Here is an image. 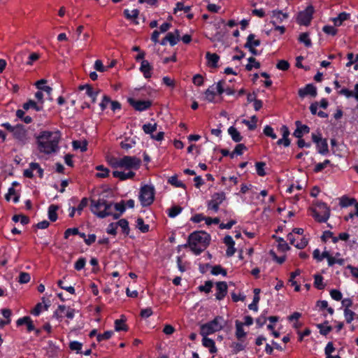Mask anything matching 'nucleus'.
Instances as JSON below:
<instances>
[{"mask_svg":"<svg viewBox=\"0 0 358 358\" xmlns=\"http://www.w3.org/2000/svg\"><path fill=\"white\" fill-rule=\"evenodd\" d=\"M330 295L336 301H340L342 299V294L340 291L337 289H332L330 292Z\"/></svg>","mask_w":358,"mask_h":358,"instance_id":"64","label":"nucleus"},{"mask_svg":"<svg viewBox=\"0 0 358 358\" xmlns=\"http://www.w3.org/2000/svg\"><path fill=\"white\" fill-rule=\"evenodd\" d=\"M298 93L299 96L301 98L307 95L315 97L317 96V89L313 85L308 84L305 87L299 89Z\"/></svg>","mask_w":358,"mask_h":358,"instance_id":"13","label":"nucleus"},{"mask_svg":"<svg viewBox=\"0 0 358 358\" xmlns=\"http://www.w3.org/2000/svg\"><path fill=\"white\" fill-rule=\"evenodd\" d=\"M319 208H324L323 215H320L316 210H312L313 217L319 222H326L330 217V209L325 203L319 202L317 203Z\"/></svg>","mask_w":358,"mask_h":358,"instance_id":"7","label":"nucleus"},{"mask_svg":"<svg viewBox=\"0 0 358 358\" xmlns=\"http://www.w3.org/2000/svg\"><path fill=\"white\" fill-rule=\"evenodd\" d=\"M188 245L192 251H193L196 255H199L205 249V248L203 246H201L200 244L190 241L189 240Z\"/></svg>","mask_w":358,"mask_h":358,"instance_id":"29","label":"nucleus"},{"mask_svg":"<svg viewBox=\"0 0 358 358\" xmlns=\"http://www.w3.org/2000/svg\"><path fill=\"white\" fill-rule=\"evenodd\" d=\"M323 31L327 34L334 36L337 33V30L332 26H324L322 29Z\"/></svg>","mask_w":358,"mask_h":358,"instance_id":"63","label":"nucleus"},{"mask_svg":"<svg viewBox=\"0 0 358 358\" xmlns=\"http://www.w3.org/2000/svg\"><path fill=\"white\" fill-rule=\"evenodd\" d=\"M260 45V41L255 39V35L253 34H250L247 38V42L244 47L249 49V50L253 54L257 55V50L255 47H257Z\"/></svg>","mask_w":358,"mask_h":358,"instance_id":"12","label":"nucleus"},{"mask_svg":"<svg viewBox=\"0 0 358 358\" xmlns=\"http://www.w3.org/2000/svg\"><path fill=\"white\" fill-rule=\"evenodd\" d=\"M240 341V342H233L230 345V347L232 348L233 352L235 354L245 349V345L243 344L241 340Z\"/></svg>","mask_w":358,"mask_h":358,"instance_id":"31","label":"nucleus"},{"mask_svg":"<svg viewBox=\"0 0 358 358\" xmlns=\"http://www.w3.org/2000/svg\"><path fill=\"white\" fill-rule=\"evenodd\" d=\"M24 324H27L28 331H31L35 329V327L33 324V322L29 317L25 316L17 320V326H21Z\"/></svg>","mask_w":358,"mask_h":358,"instance_id":"19","label":"nucleus"},{"mask_svg":"<svg viewBox=\"0 0 358 358\" xmlns=\"http://www.w3.org/2000/svg\"><path fill=\"white\" fill-rule=\"evenodd\" d=\"M202 344L204 347L209 349L210 353H215L217 351V348L215 345V342L213 340L206 337V336H203Z\"/></svg>","mask_w":358,"mask_h":358,"instance_id":"22","label":"nucleus"},{"mask_svg":"<svg viewBox=\"0 0 358 358\" xmlns=\"http://www.w3.org/2000/svg\"><path fill=\"white\" fill-rule=\"evenodd\" d=\"M113 176L115 178H119L120 180H125L127 179L133 178L135 176V173L132 171H129L127 173L115 171L113 172Z\"/></svg>","mask_w":358,"mask_h":358,"instance_id":"17","label":"nucleus"},{"mask_svg":"<svg viewBox=\"0 0 358 358\" xmlns=\"http://www.w3.org/2000/svg\"><path fill=\"white\" fill-rule=\"evenodd\" d=\"M113 334V332L112 331H107L102 334H98L96 336V339L99 342H101L104 340H108L112 336Z\"/></svg>","mask_w":358,"mask_h":358,"instance_id":"52","label":"nucleus"},{"mask_svg":"<svg viewBox=\"0 0 358 358\" xmlns=\"http://www.w3.org/2000/svg\"><path fill=\"white\" fill-rule=\"evenodd\" d=\"M138 199L143 207L150 206L155 199V188L148 185L141 187Z\"/></svg>","mask_w":358,"mask_h":358,"instance_id":"4","label":"nucleus"},{"mask_svg":"<svg viewBox=\"0 0 358 358\" xmlns=\"http://www.w3.org/2000/svg\"><path fill=\"white\" fill-rule=\"evenodd\" d=\"M13 137L21 144L24 145L29 140L27 131L22 124H17L13 133Z\"/></svg>","mask_w":358,"mask_h":358,"instance_id":"10","label":"nucleus"},{"mask_svg":"<svg viewBox=\"0 0 358 358\" xmlns=\"http://www.w3.org/2000/svg\"><path fill=\"white\" fill-rule=\"evenodd\" d=\"M178 10H184L185 13H188L190 10V7L185 6L182 2H178L174 9V13H176Z\"/></svg>","mask_w":358,"mask_h":358,"instance_id":"57","label":"nucleus"},{"mask_svg":"<svg viewBox=\"0 0 358 358\" xmlns=\"http://www.w3.org/2000/svg\"><path fill=\"white\" fill-rule=\"evenodd\" d=\"M247 149L246 146L244 144L240 143L238 144L234 152L230 155L231 157L233 158L234 154H236L238 155H241L243 154V152Z\"/></svg>","mask_w":358,"mask_h":358,"instance_id":"45","label":"nucleus"},{"mask_svg":"<svg viewBox=\"0 0 358 358\" xmlns=\"http://www.w3.org/2000/svg\"><path fill=\"white\" fill-rule=\"evenodd\" d=\"M121 158L108 157L107 162L114 169L120 168Z\"/></svg>","mask_w":358,"mask_h":358,"instance_id":"38","label":"nucleus"},{"mask_svg":"<svg viewBox=\"0 0 358 358\" xmlns=\"http://www.w3.org/2000/svg\"><path fill=\"white\" fill-rule=\"evenodd\" d=\"M152 67L147 60H142L140 71L143 73L145 78H149L152 76Z\"/></svg>","mask_w":358,"mask_h":358,"instance_id":"16","label":"nucleus"},{"mask_svg":"<svg viewBox=\"0 0 358 358\" xmlns=\"http://www.w3.org/2000/svg\"><path fill=\"white\" fill-rule=\"evenodd\" d=\"M124 13L127 19H133L138 17L139 11L137 9L132 10L131 11L126 9L124 11Z\"/></svg>","mask_w":358,"mask_h":358,"instance_id":"49","label":"nucleus"},{"mask_svg":"<svg viewBox=\"0 0 358 358\" xmlns=\"http://www.w3.org/2000/svg\"><path fill=\"white\" fill-rule=\"evenodd\" d=\"M338 264L339 265H343L345 263V260L343 259H338L331 257L329 258L328 265L329 266H333L334 264Z\"/></svg>","mask_w":358,"mask_h":358,"instance_id":"62","label":"nucleus"},{"mask_svg":"<svg viewBox=\"0 0 358 358\" xmlns=\"http://www.w3.org/2000/svg\"><path fill=\"white\" fill-rule=\"evenodd\" d=\"M228 132L235 142H240L242 140L241 134L235 127H230L228 129Z\"/></svg>","mask_w":358,"mask_h":358,"instance_id":"27","label":"nucleus"},{"mask_svg":"<svg viewBox=\"0 0 358 358\" xmlns=\"http://www.w3.org/2000/svg\"><path fill=\"white\" fill-rule=\"evenodd\" d=\"M223 327V318L217 316L213 320L201 325L200 334L201 336H208L221 330Z\"/></svg>","mask_w":358,"mask_h":358,"instance_id":"3","label":"nucleus"},{"mask_svg":"<svg viewBox=\"0 0 358 358\" xmlns=\"http://www.w3.org/2000/svg\"><path fill=\"white\" fill-rule=\"evenodd\" d=\"M180 39V32L176 29L174 32H169L166 36V40H168L171 46L175 45Z\"/></svg>","mask_w":358,"mask_h":358,"instance_id":"18","label":"nucleus"},{"mask_svg":"<svg viewBox=\"0 0 358 358\" xmlns=\"http://www.w3.org/2000/svg\"><path fill=\"white\" fill-rule=\"evenodd\" d=\"M47 83L46 80L41 79V80L37 81L35 85L38 89L46 92V94L48 96H50L51 92L52 91V87H50V86H41V83Z\"/></svg>","mask_w":358,"mask_h":358,"instance_id":"30","label":"nucleus"},{"mask_svg":"<svg viewBox=\"0 0 358 358\" xmlns=\"http://www.w3.org/2000/svg\"><path fill=\"white\" fill-rule=\"evenodd\" d=\"M61 138V134L59 131H45L41 133L37 137L38 148L41 152L51 154L58 150V143Z\"/></svg>","mask_w":358,"mask_h":358,"instance_id":"1","label":"nucleus"},{"mask_svg":"<svg viewBox=\"0 0 358 358\" xmlns=\"http://www.w3.org/2000/svg\"><path fill=\"white\" fill-rule=\"evenodd\" d=\"M206 57L210 66L213 68L217 67V62L219 61L220 57L216 53H210L208 52Z\"/></svg>","mask_w":358,"mask_h":358,"instance_id":"21","label":"nucleus"},{"mask_svg":"<svg viewBox=\"0 0 358 358\" xmlns=\"http://www.w3.org/2000/svg\"><path fill=\"white\" fill-rule=\"evenodd\" d=\"M277 241L278 242V248L280 250L285 251L289 248L283 238H279L278 239H277Z\"/></svg>","mask_w":358,"mask_h":358,"instance_id":"61","label":"nucleus"},{"mask_svg":"<svg viewBox=\"0 0 358 358\" xmlns=\"http://www.w3.org/2000/svg\"><path fill=\"white\" fill-rule=\"evenodd\" d=\"M157 124L156 123L152 124L150 123L145 124L143 126V130L145 134H152L157 130Z\"/></svg>","mask_w":358,"mask_h":358,"instance_id":"39","label":"nucleus"},{"mask_svg":"<svg viewBox=\"0 0 358 358\" xmlns=\"http://www.w3.org/2000/svg\"><path fill=\"white\" fill-rule=\"evenodd\" d=\"M276 67L280 70L286 71L289 69V64L286 60H280L277 64Z\"/></svg>","mask_w":358,"mask_h":358,"instance_id":"59","label":"nucleus"},{"mask_svg":"<svg viewBox=\"0 0 358 358\" xmlns=\"http://www.w3.org/2000/svg\"><path fill=\"white\" fill-rule=\"evenodd\" d=\"M310 132V128L307 125H303L299 128H296L293 133V135L297 138H301L304 134H308Z\"/></svg>","mask_w":358,"mask_h":358,"instance_id":"24","label":"nucleus"},{"mask_svg":"<svg viewBox=\"0 0 358 358\" xmlns=\"http://www.w3.org/2000/svg\"><path fill=\"white\" fill-rule=\"evenodd\" d=\"M213 287V282L211 281H206L204 285H201L199 287V289L201 292H205L206 293H209Z\"/></svg>","mask_w":358,"mask_h":358,"instance_id":"56","label":"nucleus"},{"mask_svg":"<svg viewBox=\"0 0 358 358\" xmlns=\"http://www.w3.org/2000/svg\"><path fill=\"white\" fill-rule=\"evenodd\" d=\"M35 169H38V176L40 178L43 177V170L40 167L38 163H31L29 165V169H26L24 171V176L27 178H31L33 177V171Z\"/></svg>","mask_w":358,"mask_h":358,"instance_id":"15","label":"nucleus"},{"mask_svg":"<svg viewBox=\"0 0 358 358\" xmlns=\"http://www.w3.org/2000/svg\"><path fill=\"white\" fill-rule=\"evenodd\" d=\"M94 69L99 72H104L108 70V67L103 66V62L99 59L95 61Z\"/></svg>","mask_w":358,"mask_h":358,"instance_id":"51","label":"nucleus"},{"mask_svg":"<svg viewBox=\"0 0 358 358\" xmlns=\"http://www.w3.org/2000/svg\"><path fill=\"white\" fill-rule=\"evenodd\" d=\"M354 203H356V200L355 199H350L347 196H343L340 199V205L341 207H348Z\"/></svg>","mask_w":358,"mask_h":358,"instance_id":"33","label":"nucleus"},{"mask_svg":"<svg viewBox=\"0 0 358 358\" xmlns=\"http://www.w3.org/2000/svg\"><path fill=\"white\" fill-rule=\"evenodd\" d=\"M217 293L215 294L217 300H222L227 293V285L226 282H218L216 283Z\"/></svg>","mask_w":358,"mask_h":358,"instance_id":"14","label":"nucleus"},{"mask_svg":"<svg viewBox=\"0 0 358 358\" xmlns=\"http://www.w3.org/2000/svg\"><path fill=\"white\" fill-rule=\"evenodd\" d=\"M249 64H248L245 66L248 71H251L253 67L258 68L259 66V64L256 62L254 57H250L248 59Z\"/></svg>","mask_w":358,"mask_h":358,"instance_id":"55","label":"nucleus"},{"mask_svg":"<svg viewBox=\"0 0 358 358\" xmlns=\"http://www.w3.org/2000/svg\"><path fill=\"white\" fill-rule=\"evenodd\" d=\"M30 275L28 273L21 272L19 275L18 282L21 284L27 283L30 280Z\"/></svg>","mask_w":358,"mask_h":358,"instance_id":"53","label":"nucleus"},{"mask_svg":"<svg viewBox=\"0 0 358 358\" xmlns=\"http://www.w3.org/2000/svg\"><path fill=\"white\" fill-rule=\"evenodd\" d=\"M117 224L119 225L122 229V231L124 234H126L127 235L129 234V223L125 219L120 220L117 222Z\"/></svg>","mask_w":358,"mask_h":358,"instance_id":"44","label":"nucleus"},{"mask_svg":"<svg viewBox=\"0 0 358 358\" xmlns=\"http://www.w3.org/2000/svg\"><path fill=\"white\" fill-rule=\"evenodd\" d=\"M83 344L78 341H71L69 343V348L73 351H76L78 353L80 352Z\"/></svg>","mask_w":358,"mask_h":358,"instance_id":"50","label":"nucleus"},{"mask_svg":"<svg viewBox=\"0 0 358 358\" xmlns=\"http://www.w3.org/2000/svg\"><path fill=\"white\" fill-rule=\"evenodd\" d=\"M141 164V159L134 156H124L121 158L120 168L127 170H137Z\"/></svg>","mask_w":358,"mask_h":358,"instance_id":"5","label":"nucleus"},{"mask_svg":"<svg viewBox=\"0 0 358 358\" xmlns=\"http://www.w3.org/2000/svg\"><path fill=\"white\" fill-rule=\"evenodd\" d=\"M287 17V15L286 13H283L281 11L273 10L271 23L273 25H275L278 23L281 22L283 20L286 19Z\"/></svg>","mask_w":358,"mask_h":358,"instance_id":"20","label":"nucleus"},{"mask_svg":"<svg viewBox=\"0 0 358 358\" xmlns=\"http://www.w3.org/2000/svg\"><path fill=\"white\" fill-rule=\"evenodd\" d=\"M188 240L199 243L206 248L210 242V236L204 231H196L189 235Z\"/></svg>","mask_w":358,"mask_h":358,"instance_id":"6","label":"nucleus"},{"mask_svg":"<svg viewBox=\"0 0 358 358\" xmlns=\"http://www.w3.org/2000/svg\"><path fill=\"white\" fill-rule=\"evenodd\" d=\"M182 208L180 206H175L169 209L168 215L170 217H175L182 211Z\"/></svg>","mask_w":358,"mask_h":358,"instance_id":"43","label":"nucleus"},{"mask_svg":"<svg viewBox=\"0 0 358 358\" xmlns=\"http://www.w3.org/2000/svg\"><path fill=\"white\" fill-rule=\"evenodd\" d=\"M226 196L223 192L213 194L211 199L208 202V209L217 212L219 206L225 200Z\"/></svg>","mask_w":358,"mask_h":358,"instance_id":"8","label":"nucleus"},{"mask_svg":"<svg viewBox=\"0 0 358 358\" xmlns=\"http://www.w3.org/2000/svg\"><path fill=\"white\" fill-rule=\"evenodd\" d=\"M317 327L320 329V333L324 336L327 335L332 329L331 326H325L324 324H318Z\"/></svg>","mask_w":358,"mask_h":358,"instance_id":"47","label":"nucleus"},{"mask_svg":"<svg viewBox=\"0 0 358 358\" xmlns=\"http://www.w3.org/2000/svg\"><path fill=\"white\" fill-rule=\"evenodd\" d=\"M299 41L304 43L306 47L311 46V41L309 38L308 34L306 32L302 33L299 37Z\"/></svg>","mask_w":358,"mask_h":358,"instance_id":"40","label":"nucleus"},{"mask_svg":"<svg viewBox=\"0 0 358 358\" xmlns=\"http://www.w3.org/2000/svg\"><path fill=\"white\" fill-rule=\"evenodd\" d=\"M313 12V7L312 6H308L304 10L299 13L297 22L300 24L305 26L308 25L312 20Z\"/></svg>","mask_w":358,"mask_h":358,"instance_id":"9","label":"nucleus"},{"mask_svg":"<svg viewBox=\"0 0 358 358\" xmlns=\"http://www.w3.org/2000/svg\"><path fill=\"white\" fill-rule=\"evenodd\" d=\"M112 203H108L104 199H92L91 210L99 217L103 218L112 215Z\"/></svg>","mask_w":358,"mask_h":358,"instance_id":"2","label":"nucleus"},{"mask_svg":"<svg viewBox=\"0 0 358 358\" xmlns=\"http://www.w3.org/2000/svg\"><path fill=\"white\" fill-rule=\"evenodd\" d=\"M12 195L14 196H13V201L15 203L18 202L19 199H20V196H19V194H17L16 193V192H15V189L13 188V187H12L8 189V193L5 196V198L6 199V201H10V196Z\"/></svg>","mask_w":358,"mask_h":358,"instance_id":"32","label":"nucleus"},{"mask_svg":"<svg viewBox=\"0 0 358 358\" xmlns=\"http://www.w3.org/2000/svg\"><path fill=\"white\" fill-rule=\"evenodd\" d=\"M128 102L136 110L140 112L148 109L152 106V101L150 100H136L129 98Z\"/></svg>","mask_w":358,"mask_h":358,"instance_id":"11","label":"nucleus"},{"mask_svg":"<svg viewBox=\"0 0 358 358\" xmlns=\"http://www.w3.org/2000/svg\"><path fill=\"white\" fill-rule=\"evenodd\" d=\"M314 285L319 289H322L324 288V285L323 284V278L320 275H314Z\"/></svg>","mask_w":358,"mask_h":358,"instance_id":"42","label":"nucleus"},{"mask_svg":"<svg viewBox=\"0 0 358 358\" xmlns=\"http://www.w3.org/2000/svg\"><path fill=\"white\" fill-rule=\"evenodd\" d=\"M211 273L213 275H217L219 274H222V275H227V271L224 269L220 265H216L212 267Z\"/></svg>","mask_w":358,"mask_h":358,"instance_id":"41","label":"nucleus"},{"mask_svg":"<svg viewBox=\"0 0 358 358\" xmlns=\"http://www.w3.org/2000/svg\"><path fill=\"white\" fill-rule=\"evenodd\" d=\"M243 325L242 322L238 320L236 321V336L238 340H241L246 334L243 330Z\"/></svg>","mask_w":358,"mask_h":358,"instance_id":"25","label":"nucleus"},{"mask_svg":"<svg viewBox=\"0 0 358 358\" xmlns=\"http://www.w3.org/2000/svg\"><path fill=\"white\" fill-rule=\"evenodd\" d=\"M110 102H111L110 98L106 95H104L103 97L102 101L100 103V107H101V110H104L107 108L108 105L109 103L110 104Z\"/></svg>","mask_w":358,"mask_h":358,"instance_id":"60","label":"nucleus"},{"mask_svg":"<svg viewBox=\"0 0 358 358\" xmlns=\"http://www.w3.org/2000/svg\"><path fill=\"white\" fill-rule=\"evenodd\" d=\"M73 147L74 149H80L82 152H85L87 150V143L86 141H73Z\"/></svg>","mask_w":358,"mask_h":358,"instance_id":"34","label":"nucleus"},{"mask_svg":"<svg viewBox=\"0 0 358 358\" xmlns=\"http://www.w3.org/2000/svg\"><path fill=\"white\" fill-rule=\"evenodd\" d=\"M317 148L319 153L325 155L328 152V144L326 139L322 138L317 144Z\"/></svg>","mask_w":358,"mask_h":358,"instance_id":"28","label":"nucleus"},{"mask_svg":"<svg viewBox=\"0 0 358 358\" xmlns=\"http://www.w3.org/2000/svg\"><path fill=\"white\" fill-rule=\"evenodd\" d=\"M169 182L177 187H185V185L180 180H178L176 176H172L169 179Z\"/></svg>","mask_w":358,"mask_h":358,"instance_id":"54","label":"nucleus"},{"mask_svg":"<svg viewBox=\"0 0 358 358\" xmlns=\"http://www.w3.org/2000/svg\"><path fill=\"white\" fill-rule=\"evenodd\" d=\"M344 315L346 322L348 323H350L354 319L355 313L348 308H345L344 310Z\"/></svg>","mask_w":358,"mask_h":358,"instance_id":"58","label":"nucleus"},{"mask_svg":"<svg viewBox=\"0 0 358 358\" xmlns=\"http://www.w3.org/2000/svg\"><path fill=\"white\" fill-rule=\"evenodd\" d=\"M265 162H257L255 164L257 173L260 176H264L266 173L264 171Z\"/></svg>","mask_w":358,"mask_h":358,"instance_id":"46","label":"nucleus"},{"mask_svg":"<svg viewBox=\"0 0 358 358\" xmlns=\"http://www.w3.org/2000/svg\"><path fill=\"white\" fill-rule=\"evenodd\" d=\"M136 227L137 228L143 233H146L149 231V225L145 224L142 218L139 217L136 221Z\"/></svg>","mask_w":358,"mask_h":358,"instance_id":"35","label":"nucleus"},{"mask_svg":"<svg viewBox=\"0 0 358 358\" xmlns=\"http://www.w3.org/2000/svg\"><path fill=\"white\" fill-rule=\"evenodd\" d=\"M30 108H34L36 111H40L42 110L41 106H38L34 101L29 100V101L24 103L23 104V108L24 110H28Z\"/></svg>","mask_w":358,"mask_h":358,"instance_id":"37","label":"nucleus"},{"mask_svg":"<svg viewBox=\"0 0 358 358\" xmlns=\"http://www.w3.org/2000/svg\"><path fill=\"white\" fill-rule=\"evenodd\" d=\"M96 169L100 171L99 173H96L98 178H106L108 176L109 170L107 168H104L103 166L100 165L96 166Z\"/></svg>","mask_w":358,"mask_h":358,"instance_id":"48","label":"nucleus"},{"mask_svg":"<svg viewBox=\"0 0 358 358\" xmlns=\"http://www.w3.org/2000/svg\"><path fill=\"white\" fill-rule=\"evenodd\" d=\"M58 206L54 204H52L48 208V217L50 221L55 222L57 219V210H58Z\"/></svg>","mask_w":358,"mask_h":358,"instance_id":"26","label":"nucleus"},{"mask_svg":"<svg viewBox=\"0 0 358 358\" xmlns=\"http://www.w3.org/2000/svg\"><path fill=\"white\" fill-rule=\"evenodd\" d=\"M125 320L120 319L115 321V331H127V327L124 324Z\"/></svg>","mask_w":358,"mask_h":358,"instance_id":"36","label":"nucleus"},{"mask_svg":"<svg viewBox=\"0 0 358 358\" xmlns=\"http://www.w3.org/2000/svg\"><path fill=\"white\" fill-rule=\"evenodd\" d=\"M42 301L44 305H43L42 303H38L36 305L35 308L31 310V314L34 315H38L41 313L43 308L45 310L48 309L50 304L45 303V297L42 298Z\"/></svg>","mask_w":358,"mask_h":358,"instance_id":"23","label":"nucleus"}]
</instances>
